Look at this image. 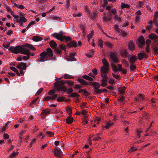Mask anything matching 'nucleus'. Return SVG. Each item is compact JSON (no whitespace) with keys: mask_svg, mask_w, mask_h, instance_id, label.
<instances>
[{"mask_svg":"<svg viewBox=\"0 0 158 158\" xmlns=\"http://www.w3.org/2000/svg\"><path fill=\"white\" fill-rule=\"evenodd\" d=\"M9 50L14 53L18 54L20 53L27 55V56H25L22 57L23 60H27L29 59L30 58L31 53L30 52L29 50L23 47L21 45H18L15 47L13 46H11L10 47Z\"/></svg>","mask_w":158,"mask_h":158,"instance_id":"f257e3e1","label":"nucleus"},{"mask_svg":"<svg viewBox=\"0 0 158 158\" xmlns=\"http://www.w3.org/2000/svg\"><path fill=\"white\" fill-rule=\"evenodd\" d=\"M52 52V50L50 48H48L46 52L44 51L40 54L38 61L44 62L52 59L53 56Z\"/></svg>","mask_w":158,"mask_h":158,"instance_id":"f03ea898","label":"nucleus"},{"mask_svg":"<svg viewBox=\"0 0 158 158\" xmlns=\"http://www.w3.org/2000/svg\"><path fill=\"white\" fill-rule=\"evenodd\" d=\"M102 61L103 66L100 68L101 76L103 78L107 77L106 73L109 71V65L106 59H103Z\"/></svg>","mask_w":158,"mask_h":158,"instance_id":"7ed1b4c3","label":"nucleus"},{"mask_svg":"<svg viewBox=\"0 0 158 158\" xmlns=\"http://www.w3.org/2000/svg\"><path fill=\"white\" fill-rule=\"evenodd\" d=\"M110 60L111 63H116L118 62V59L115 54L113 52H111L110 53Z\"/></svg>","mask_w":158,"mask_h":158,"instance_id":"20e7f679","label":"nucleus"},{"mask_svg":"<svg viewBox=\"0 0 158 158\" xmlns=\"http://www.w3.org/2000/svg\"><path fill=\"white\" fill-rule=\"evenodd\" d=\"M52 35L56 38L57 40L60 41H63L64 40V37L62 35V32L61 31L59 33H54Z\"/></svg>","mask_w":158,"mask_h":158,"instance_id":"39448f33","label":"nucleus"},{"mask_svg":"<svg viewBox=\"0 0 158 158\" xmlns=\"http://www.w3.org/2000/svg\"><path fill=\"white\" fill-rule=\"evenodd\" d=\"M66 83V81L64 80H61L59 81L56 82L54 83V85L55 86V89H58L59 87L63 86L64 84Z\"/></svg>","mask_w":158,"mask_h":158,"instance_id":"423d86ee","label":"nucleus"},{"mask_svg":"<svg viewBox=\"0 0 158 158\" xmlns=\"http://www.w3.org/2000/svg\"><path fill=\"white\" fill-rule=\"evenodd\" d=\"M138 41L139 43L138 44V46L139 48H141L144 44V40L143 37L141 36L138 38Z\"/></svg>","mask_w":158,"mask_h":158,"instance_id":"0eeeda50","label":"nucleus"},{"mask_svg":"<svg viewBox=\"0 0 158 158\" xmlns=\"http://www.w3.org/2000/svg\"><path fill=\"white\" fill-rule=\"evenodd\" d=\"M16 68L21 70H25L26 69L27 66L25 63L21 62L16 66Z\"/></svg>","mask_w":158,"mask_h":158,"instance_id":"6e6552de","label":"nucleus"},{"mask_svg":"<svg viewBox=\"0 0 158 158\" xmlns=\"http://www.w3.org/2000/svg\"><path fill=\"white\" fill-rule=\"evenodd\" d=\"M76 55L75 52H71L69 54V56H66V58L69 61H73L75 60V58L73 57Z\"/></svg>","mask_w":158,"mask_h":158,"instance_id":"1a4fd4ad","label":"nucleus"},{"mask_svg":"<svg viewBox=\"0 0 158 158\" xmlns=\"http://www.w3.org/2000/svg\"><path fill=\"white\" fill-rule=\"evenodd\" d=\"M54 152L56 156L61 157L62 156V153L60 148H56L54 150Z\"/></svg>","mask_w":158,"mask_h":158,"instance_id":"9d476101","label":"nucleus"},{"mask_svg":"<svg viewBox=\"0 0 158 158\" xmlns=\"http://www.w3.org/2000/svg\"><path fill=\"white\" fill-rule=\"evenodd\" d=\"M128 49L131 51H133L135 49V45L132 41H130L128 44Z\"/></svg>","mask_w":158,"mask_h":158,"instance_id":"9b49d317","label":"nucleus"},{"mask_svg":"<svg viewBox=\"0 0 158 158\" xmlns=\"http://www.w3.org/2000/svg\"><path fill=\"white\" fill-rule=\"evenodd\" d=\"M22 47L24 48H25V47L28 48L30 49L31 50L33 51L36 50V48H35L33 45L28 44H24L23 45Z\"/></svg>","mask_w":158,"mask_h":158,"instance_id":"f8f14e48","label":"nucleus"},{"mask_svg":"<svg viewBox=\"0 0 158 158\" xmlns=\"http://www.w3.org/2000/svg\"><path fill=\"white\" fill-rule=\"evenodd\" d=\"M149 38L153 40H155V41H158V37L154 33H151L149 36Z\"/></svg>","mask_w":158,"mask_h":158,"instance_id":"ddd939ff","label":"nucleus"},{"mask_svg":"<svg viewBox=\"0 0 158 158\" xmlns=\"http://www.w3.org/2000/svg\"><path fill=\"white\" fill-rule=\"evenodd\" d=\"M136 59V58L135 56H132L131 57L129 58V60L130 63L131 64H133L135 63Z\"/></svg>","mask_w":158,"mask_h":158,"instance_id":"4468645a","label":"nucleus"},{"mask_svg":"<svg viewBox=\"0 0 158 158\" xmlns=\"http://www.w3.org/2000/svg\"><path fill=\"white\" fill-rule=\"evenodd\" d=\"M68 46L70 48L72 47H76L77 46V43L75 41H71L68 44Z\"/></svg>","mask_w":158,"mask_h":158,"instance_id":"2eb2a0df","label":"nucleus"},{"mask_svg":"<svg viewBox=\"0 0 158 158\" xmlns=\"http://www.w3.org/2000/svg\"><path fill=\"white\" fill-rule=\"evenodd\" d=\"M73 118L71 116H69L66 118V123L67 124H70L73 122Z\"/></svg>","mask_w":158,"mask_h":158,"instance_id":"dca6fc26","label":"nucleus"},{"mask_svg":"<svg viewBox=\"0 0 158 158\" xmlns=\"http://www.w3.org/2000/svg\"><path fill=\"white\" fill-rule=\"evenodd\" d=\"M126 89V88L124 87H119L118 88V91L120 94L121 96L122 94H123L125 92Z\"/></svg>","mask_w":158,"mask_h":158,"instance_id":"f3484780","label":"nucleus"},{"mask_svg":"<svg viewBox=\"0 0 158 158\" xmlns=\"http://www.w3.org/2000/svg\"><path fill=\"white\" fill-rule=\"evenodd\" d=\"M50 45L52 48H55L57 47V44L53 40H52L50 42Z\"/></svg>","mask_w":158,"mask_h":158,"instance_id":"a211bd4d","label":"nucleus"},{"mask_svg":"<svg viewBox=\"0 0 158 158\" xmlns=\"http://www.w3.org/2000/svg\"><path fill=\"white\" fill-rule=\"evenodd\" d=\"M66 110L67 113L69 114V116H71L72 113V108L69 106H68L66 108Z\"/></svg>","mask_w":158,"mask_h":158,"instance_id":"6ab92c4d","label":"nucleus"},{"mask_svg":"<svg viewBox=\"0 0 158 158\" xmlns=\"http://www.w3.org/2000/svg\"><path fill=\"white\" fill-rule=\"evenodd\" d=\"M55 89L60 91H65L67 89V87L65 85L61 86L58 87V89Z\"/></svg>","mask_w":158,"mask_h":158,"instance_id":"aec40b11","label":"nucleus"},{"mask_svg":"<svg viewBox=\"0 0 158 158\" xmlns=\"http://www.w3.org/2000/svg\"><path fill=\"white\" fill-rule=\"evenodd\" d=\"M80 83H82L84 85H88V83L84 80L81 78H78L77 80Z\"/></svg>","mask_w":158,"mask_h":158,"instance_id":"412c9836","label":"nucleus"},{"mask_svg":"<svg viewBox=\"0 0 158 158\" xmlns=\"http://www.w3.org/2000/svg\"><path fill=\"white\" fill-rule=\"evenodd\" d=\"M50 113V110L48 109H45L41 113V114L43 116H45L48 114H49Z\"/></svg>","mask_w":158,"mask_h":158,"instance_id":"4be33fe9","label":"nucleus"},{"mask_svg":"<svg viewBox=\"0 0 158 158\" xmlns=\"http://www.w3.org/2000/svg\"><path fill=\"white\" fill-rule=\"evenodd\" d=\"M121 62L124 65L125 67H128L129 64L127 61L124 59H123L121 60Z\"/></svg>","mask_w":158,"mask_h":158,"instance_id":"5701e85b","label":"nucleus"},{"mask_svg":"<svg viewBox=\"0 0 158 158\" xmlns=\"http://www.w3.org/2000/svg\"><path fill=\"white\" fill-rule=\"evenodd\" d=\"M64 78L65 79H72L74 78L73 76L67 74H65L63 76Z\"/></svg>","mask_w":158,"mask_h":158,"instance_id":"b1692460","label":"nucleus"},{"mask_svg":"<svg viewBox=\"0 0 158 158\" xmlns=\"http://www.w3.org/2000/svg\"><path fill=\"white\" fill-rule=\"evenodd\" d=\"M33 40L35 41H39L42 40V38L40 36H35L33 37Z\"/></svg>","mask_w":158,"mask_h":158,"instance_id":"393cba45","label":"nucleus"},{"mask_svg":"<svg viewBox=\"0 0 158 158\" xmlns=\"http://www.w3.org/2000/svg\"><path fill=\"white\" fill-rule=\"evenodd\" d=\"M94 52L93 50H91L88 53L86 54V55L88 57H92L94 55Z\"/></svg>","mask_w":158,"mask_h":158,"instance_id":"a878e982","label":"nucleus"},{"mask_svg":"<svg viewBox=\"0 0 158 158\" xmlns=\"http://www.w3.org/2000/svg\"><path fill=\"white\" fill-rule=\"evenodd\" d=\"M146 54L142 53H139L138 54V59L140 60H142L144 56H146Z\"/></svg>","mask_w":158,"mask_h":158,"instance_id":"bb28decb","label":"nucleus"},{"mask_svg":"<svg viewBox=\"0 0 158 158\" xmlns=\"http://www.w3.org/2000/svg\"><path fill=\"white\" fill-rule=\"evenodd\" d=\"M102 78H103V79L102 80V86L103 87L106 86L107 85V84L106 83V82L107 81L106 79L107 77Z\"/></svg>","mask_w":158,"mask_h":158,"instance_id":"cd10ccee","label":"nucleus"},{"mask_svg":"<svg viewBox=\"0 0 158 158\" xmlns=\"http://www.w3.org/2000/svg\"><path fill=\"white\" fill-rule=\"evenodd\" d=\"M113 122H108L106 124V125L104 127L106 129H108L110 128L111 126H113L114 124Z\"/></svg>","mask_w":158,"mask_h":158,"instance_id":"c85d7f7f","label":"nucleus"},{"mask_svg":"<svg viewBox=\"0 0 158 158\" xmlns=\"http://www.w3.org/2000/svg\"><path fill=\"white\" fill-rule=\"evenodd\" d=\"M10 69L11 70H12V71H14L16 73L18 76H20V75L19 74L18 70L15 68L14 67H11L10 68Z\"/></svg>","mask_w":158,"mask_h":158,"instance_id":"c756f323","label":"nucleus"},{"mask_svg":"<svg viewBox=\"0 0 158 158\" xmlns=\"http://www.w3.org/2000/svg\"><path fill=\"white\" fill-rule=\"evenodd\" d=\"M94 87L95 89L99 88L100 86V84L98 82H95L93 84Z\"/></svg>","mask_w":158,"mask_h":158,"instance_id":"7c9ffc66","label":"nucleus"},{"mask_svg":"<svg viewBox=\"0 0 158 158\" xmlns=\"http://www.w3.org/2000/svg\"><path fill=\"white\" fill-rule=\"evenodd\" d=\"M82 77L90 81H93V79L92 78L87 75H83L82 76Z\"/></svg>","mask_w":158,"mask_h":158,"instance_id":"2f4dec72","label":"nucleus"},{"mask_svg":"<svg viewBox=\"0 0 158 158\" xmlns=\"http://www.w3.org/2000/svg\"><path fill=\"white\" fill-rule=\"evenodd\" d=\"M106 46L110 48H112L113 47V44L111 43L106 42L105 43Z\"/></svg>","mask_w":158,"mask_h":158,"instance_id":"473e14b6","label":"nucleus"},{"mask_svg":"<svg viewBox=\"0 0 158 158\" xmlns=\"http://www.w3.org/2000/svg\"><path fill=\"white\" fill-rule=\"evenodd\" d=\"M66 83L69 86H72L74 84V82L71 80L66 81Z\"/></svg>","mask_w":158,"mask_h":158,"instance_id":"72a5a7b5","label":"nucleus"},{"mask_svg":"<svg viewBox=\"0 0 158 158\" xmlns=\"http://www.w3.org/2000/svg\"><path fill=\"white\" fill-rule=\"evenodd\" d=\"M114 19L115 20L118 22H120L122 21L121 18L120 17L118 16L117 15L114 16Z\"/></svg>","mask_w":158,"mask_h":158,"instance_id":"f704fd0d","label":"nucleus"},{"mask_svg":"<svg viewBox=\"0 0 158 158\" xmlns=\"http://www.w3.org/2000/svg\"><path fill=\"white\" fill-rule=\"evenodd\" d=\"M129 7V5L128 4H126L122 2L121 3V7L123 8H128Z\"/></svg>","mask_w":158,"mask_h":158,"instance_id":"c9c22d12","label":"nucleus"},{"mask_svg":"<svg viewBox=\"0 0 158 158\" xmlns=\"http://www.w3.org/2000/svg\"><path fill=\"white\" fill-rule=\"evenodd\" d=\"M50 19L53 20H59L60 18L56 16L52 15L49 17Z\"/></svg>","mask_w":158,"mask_h":158,"instance_id":"e433bc0d","label":"nucleus"},{"mask_svg":"<svg viewBox=\"0 0 158 158\" xmlns=\"http://www.w3.org/2000/svg\"><path fill=\"white\" fill-rule=\"evenodd\" d=\"M15 5L16 7L21 9H23L25 8L24 6L22 5H18L16 3H15Z\"/></svg>","mask_w":158,"mask_h":158,"instance_id":"4c0bfd02","label":"nucleus"},{"mask_svg":"<svg viewBox=\"0 0 158 158\" xmlns=\"http://www.w3.org/2000/svg\"><path fill=\"white\" fill-rule=\"evenodd\" d=\"M111 13L114 16L117 15V10L115 8H112L111 10Z\"/></svg>","mask_w":158,"mask_h":158,"instance_id":"58836bf2","label":"nucleus"},{"mask_svg":"<svg viewBox=\"0 0 158 158\" xmlns=\"http://www.w3.org/2000/svg\"><path fill=\"white\" fill-rule=\"evenodd\" d=\"M136 99L139 101L140 100H143L144 99V97L142 94H139L138 95Z\"/></svg>","mask_w":158,"mask_h":158,"instance_id":"ea45409f","label":"nucleus"},{"mask_svg":"<svg viewBox=\"0 0 158 158\" xmlns=\"http://www.w3.org/2000/svg\"><path fill=\"white\" fill-rule=\"evenodd\" d=\"M19 152H13L10 154V157H13L15 156H17L18 155Z\"/></svg>","mask_w":158,"mask_h":158,"instance_id":"a19ab883","label":"nucleus"},{"mask_svg":"<svg viewBox=\"0 0 158 158\" xmlns=\"http://www.w3.org/2000/svg\"><path fill=\"white\" fill-rule=\"evenodd\" d=\"M94 33V31H92L87 36L88 40L89 41L90 39L93 36Z\"/></svg>","mask_w":158,"mask_h":158,"instance_id":"79ce46f5","label":"nucleus"},{"mask_svg":"<svg viewBox=\"0 0 158 158\" xmlns=\"http://www.w3.org/2000/svg\"><path fill=\"white\" fill-rule=\"evenodd\" d=\"M111 66L112 68V70L114 71H117V67L116 65L114 64H111Z\"/></svg>","mask_w":158,"mask_h":158,"instance_id":"37998d69","label":"nucleus"},{"mask_svg":"<svg viewBox=\"0 0 158 158\" xmlns=\"http://www.w3.org/2000/svg\"><path fill=\"white\" fill-rule=\"evenodd\" d=\"M100 121V118L98 117H96L94 119V122L97 124H98Z\"/></svg>","mask_w":158,"mask_h":158,"instance_id":"c03bdc74","label":"nucleus"},{"mask_svg":"<svg viewBox=\"0 0 158 158\" xmlns=\"http://www.w3.org/2000/svg\"><path fill=\"white\" fill-rule=\"evenodd\" d=\"M117 71H122L123 70L122 66L121 64L118 65Z\"/></svg>","mask_w":158,"mask_h":158,"instance_id":"a18cd8bd","label":"nucleus"},{"mask_svg":"<svg viewBox=\"0 0 158 158\" xmlns=\"http://www.w3.org/2000/svg\"><path fill=\"white\" fill-rule=\"evenodd\" d=\"M41 136H42L41 139H43L45 137L44 135H43V133L40 132H39V134L38 135H37V137L39 138H41Z\"/></svg>","mask_w":158,"mask_h":158,"instance_id":"49530a36","label":"nucleus"},{"mask_svg":"<svg viewBox=\"0 0 158 158\" xmlns=\"http://www.w3.org/2000/svg\"><path fill=\"white\" fill-rule=\"evenodd\" d=\"M44 100L46 101L47 100H53L52 96H48L44 99Z\"/></svg>","mask_w":158,"mask_h":158,"instance_id":"de8ad7c7","label":"nucleus"},{"mask_svg":"<svg viewBox=\"0 0 158 158\" xmlns=\"http://www.w3.org/2000/svg\"><path fill=\"white\" fill-rule=\"evenodd\" d=\"M97 15V13L95 12H92L91 14H90V16L91 17H92L93 18H95L96 15Z\"/></svg>","mask_w":158,"mask_h":158,"instance_id":"09e8293b","label":"nucleus"},{"mask_svg":"<svg viewBox=\"0 0 158 158\" xmlns=\"http://www.w3.org/2000/svg\"><path fill=\"white\" fill-rule=\"evenodd\" d=\"M136 66L133 64H131L130 66V70L131 71H133L135 70L136 69Z\"/></svg>","mask_w":158,"mask_h":158,"instance_id":"8fccbe9b","label":"nucleus"},{"mask_svg":"<svg viewBox=\"0 0 158 158\" xmlns=\"http://www.w3.org/2000/svg\"><path fill=\"white\" fill-rule=\"evenodd\" d=\"M50 137H53L54 135V133L50 131H48L46 133Z\"/></svg>","mask_w":158,"mask_h":158,"instance_id":"3c124183","label":"nucleus"},{"mask_svg":"<svg viewBox=\"0 0 158 158\" xmlns=\"http://www.w3.org/2000/svg\"><path fill=\"white\" fill-rule=\"evenodd\" d=\"M114 29L115 30L118 31V33H120L121 31V30L118 28V26L115 25L114 26Z\"/></svg>","mask_w":158,"mask_h":158,"instance_id":"603ef678","label":"nucleus"},{"mask_svg":"<svg viewBox=\"0 0 158 158\" xmlns=\"http://www.w3.org/2000/svg\"><path fill=\"white\" fill-rule=\"evenodd\" d=\"M104 17H103V19L105 21H109L110 20V18H108L106 17V14L105 13H104Z\"/></svg>","mask_w":158,"mask_h":158,"instance_id":"864d4df0","label":"nucleus"},{"mask_svg":"<svg viewBox=\"0 0 158 158\" xmlns=\"http://www.w3.org/2000/svg\"><path fill=\"white\" fill-rule=\"evenodd\" d=\"M20 19L21 22H25L27 21L26 18L24 17H22L20 18Z\"/></svg>","mask_w":158,"mask_h":158,"instance_id":"5fc2aeb1","label":"nucleus"},{"mask_svg":"<svg viewBox=\"0 0 158 158\" xmlns=\"http://www.w3.org/2000/svg\"><path fill=\"white\" fill-rule=\"evenodd\" d=\"M123 55L125 56V57H127L128 56V53L127 52V49H125L123 53Z\"/></svg>","mask_w":158,"mask_h":158,"instance_id":"6e6d98bb","label":"nucleus"},{"mask_svg":"<svg viewBox=\"0 0 158 158\" xmlns=\"http://www.w3.org/2000/svg\"><path fill=\"white\" fill-rule=\"evenodd\" d=\"M55 93V91L54 89H52L49 91L48 93V94L50 95H52Z\"/></svg>","mask_w":158,"mask_h":158,"instance_id":"4d7b16f0","label":"nucleus"},{"mask_svg":"<svg viewBox=\"0 0 158 158\" xmlns=\"http://www.w3.org/2000/svg\"><path fill=\"white\" fill-rule=\"evenodd\" d=\"M43 90V88H41L40 89L37 91V92L36 93L35 95H39V94H40L42 92Z\"/></svg>","mask_w":158,"mask_h":158,"instance_id":"13d9d810","label":"nucleus"},{"mask_svg":"<svg viewBox=\"0 0 158 158\" xmlns=\"http://www.w3.org/2000/svg\"><path fill=\"white\" fill-rule=\"evenodd\" d=\"M37 99L36 98L34 100H33L31 102V103L30 104V106H31L33 104H36V101L37 100Z\"/></svg>","mask_w":158,"mask_h":158,"instance_id":"bf43d9fd","label":"nucleus"},{"mask_svg":"<svg viewBox=\"0 0 158 158\" xmlns=\"http://www.w3.org/2000/svg\"><path fill=\"white\" fill-rule=\"evenodd\" d=\"M64 99V98L63 97H60L57 98V100L59 102H61L63 101Z\"/></svg>","mask_w":158,"mask_h":158,"instance_id":"052dcab7","label":"nucleus"},{"mask_svg":"<svg viewBox=\"0 0 158 158\" xmlns=\"http://www.w3.org/2000/svg\"><path fill=\"white\" fill-rule=\"evenodd\" d=\"M99 44L101 48H102L103 46V41L101 40H100L99 41Z\"/></svg>","mask_w":158,"mask_h":158,"instance_id":"680f3d73","label":"nucleus"},{"mask_svg":"<svg viewBox=\"0 0 158 158\" xmlns=\"http://www.w3.org/2000/svg\"><path fill=\"white\" fill-rule=\"evenodd\" d=\"M64 40H65L66 41H69L71 40V38L69 36L66 37L65 36H64Z\"/></svg>","mask_w":158,"mask_h":158,"instance_id":"e2e57ef3","label":"nucleus"},{"mask_svg":"<svg viewBox=\"0 0 158 158\" xmlns=\"http://www.w3.org/2000/svg\"><path fill=\"white\" fill-rule=\"evenodd\" d=\"M108 82L110 84H113L114 82V80L112 79H110L108 81Z\"/></svg>","mask_w":158,"mask_h":158,"instance_id":"0e129e2a","label":"nucleus"},{"mask_svg":"<svg viewBox=\"0 0 158 158\" xmlns=\"http://www.w3.org/2000/svg\"><path fill=\"white\" fill-rule=\"evenodd\" d=\"M135 23H137L138 22L139 20V16H137L135 18Z\"/></svg>","mask_w":158,"mask_h":158,"instance_id":"69168bd1","label":"nucleus"},{"mask_svg":"<svg viewBox=\"0 0 158 158\" xmlns=\"http://www.w3.org/2000/svg\"><path fill=\"white\" fill-rule=\"evenodd\" d=\"M154 17L155 19H157L158 18V12L157 11H156L155 12Z\"/></svg>","mask_w":158,"mask_h":158,"instance_id":"338daca9","label":"nucleus"},{"mask_svg":"<svg viewBox=\"0 0 158 158\" xmlns=\"http://www.w3.org/2000/svg\"><path fill=\"white\" fill-rule=\"evenodd\" d=\"M153 50L154 52L158 54V48L156 47H154L153 48Z\"/></svg>","mask_w":158,"mask_h":158,"instance_id":"774afa93","label":"nucleus"}]
</instances>
